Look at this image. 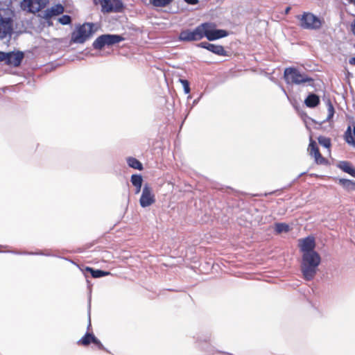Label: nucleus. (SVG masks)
Returning <instances> with one entry per match:
<instances>
[{
  "label": "nucleus",
  "mask_w": 355,
  "mask_h": 355,
  "mask_svg": "<svg viewBox=\"0 0 355 355\" xmlns=\"http://www.w3.org/2000/svg\"><path fill=\"white\" fill-rule=\"evenodd\" d=\"M11 0L8 4L5 3L6 7L0 6V40L8 37V41L14 34V17L15 10L11 5ZM0 6L1 2L0 1Z\"/></svg>",
  "instance_id": "obj_1"
},
{
  "label": "nucleus",
  "mask_w": 355,
  "mask_h": 355,
  "mask_svg": "<svg viewBox=\"0 0 355 355\" xmlns=\"http://www.w3.org/2000/svg\"><path fill=\"white\" fill-rule=\"evenodd\" d=\"M320 263L321 257L317 252L302 254L300 270L303 278L306 281L312 280L317 274Z\"/></svg>",
  "instance_id": "obj_2"
},
{
  "label": "nucleus",
  "mask_w": 355,
  "mask_h": 355,
  "mask_svg": "<svg viewBox=\"0 0 355 355\" xmlns=\"http://www.w3.org/2000/svg\"><path fill=\"white\" fill-rule=\"evenodd\" d=\"M95 25L93 22H85L83 24H77L71 33L69 43L84 44L90 39L96 32Z\"/></svg>",
  "instance_id": "obj_3"
},
{
  "label": "nucleus",
  "mask_w": 355,
  "mask_h": 355,
  "mask_svg": "<svg viewBox=\"0 0 355 355\" xmlns=\"http://www.w3.org/2000/svg\"><path fill=\"white\" fill-rule=\"evenodd\" d=\"M284 78L287 84L302 85L308 83L310 86H313L314 80L304 73H301L297 69L294 67L286 68L284 72Z\"/></svg>",
  "instance_id": "obj_4"
},
{
  "label": "nucleus",
  "mask_w": 355,
  "mask_h": 355,
  "mask_svg": "<svg viewBox=\"0 0 355 355\" xmlns=\"http://www.w3.org/2000/svg\"><path fill=\"white\" fill-rule=\"evenodd\" d=\"M205 38V24L203 22L193 29L187 28L180 31L178 40L183 42H198Z\"/></svg>",
  "instance_id": "obj_5"
},
{
  "label": "nucleus",
  "mask_w": 355,
  "mask_h": 355,
  "mask_svg": "<svg viewBox=\"0 0 355 355\" xmlns=\"http://www.w3.org/2000/svg\"><path fill=\"white\" fill-rule=\"evenodd\" d=\"M125 40V37L119 34L105 33L99 35L92 43L96 50H102L105 46H112Z\"/></svg>",
  "instance_id": "obj_6"
},
{
  "label": "nucleus",
  "mask_w": 355,
  "mask_h": 355,
  "mask_svg": "<svg viewBox=\"0 0 355 355\" xmlns=\"http://www.w3.org/2000/svg\"><path fill=\"white\" fill-rule=\"evenodd\" d=\"M205 34L207 42H214L230 35V31L225 29L218 28L214 22L205 21Z\"/></svg>",
  "instance_id": "obj_7"
},
{
  "label": "nucleus",
  "mask_w": 355,
  "mask_h": 355,
  "mask_svg": "<svg viewBox=\"0 0 355 355\" xmlns=\"http://www.w3.org/2000/svg\"><path fill=\"white\" fill-rule=\"evenodd\" d=\"M95 5L101 3L103 13L121 12L125 8L122 0H93Z\"/></svg>",
  "instance_id": "obj_8"
},
{
  "label": "nucleus",
  "mask_w": 355,
  "mask_h": 355,
  "mask_svg": "<svg viewBox=\"0 0 355 355\" xmlns=\"http://www.w3.org/2000/svg\"><path fill=\"white\" fill-rule=\"evenodd\" d=\"M211 337V333L206 332L198 335L196 338L198 348L207 355H214L216 352L218 353L219 351L209 343Z\"/></svg>",
  "instance_id": "obj_9"
},
{
  "label": "nucleus",
  "mask_w": 355,
  "mask_h": 355,
  "mask_svg": "<svg viewBox=\"0 0 355 355\" xmlns=\"http://www.w3.org/2000/svg\"><path fill=\"white\" fill-rule=\"evenodd\" d=\"M300 26L307 30H318L322 26L320 19L311 12H304L300 18Z\"/></svg>",
  "instance_id": "obj_10"
},
{
  "label": "nucleus",
  "mask_w": 355,
  "mask_h": 355,
  "mask_svg": "<svg viewBox=\"0 0 355 355\" xmlns=\"http://www.w3.org/2000/svg\"><path fill=\"white\" fill-rule=\"evenodd\" d=\"M49 3V0H22L20 6L23 10L35 13L42 10Z\"/></svg>",
  "instance_id": "obj_11"
},
{
  "label": "nucleus",
  "mask_w": 355,
  "mask_h": 355,
  "mask_svg": "<svg viewBox=\"0 0 355 355\" xmlns=\"http://www.w3.org/2000/svg\"><path fill=\"white\" fill-rule=\"evenodd\" d=\"M156 201L155 195L152 187L146 183L143 186L141 195L139 198V205L142 208H146L151 206Z\"/></svg>",
  "instance_id": "obj_12"
},
{
  "label": "nucleus",
  "mask_w": 355,
  "mask_h": 355,
  "mask_svg": "<svg viewBox=\"0 0 355 355\" xmlns=\"http://www.w3.org/2000/svg\"><path fill=\"white\" fill-rule=\"evenodd\" d=\"M197 48L204 49L219 56H228L227 51L220 44H212L207 41L200 42L196 44Z\"/></svg>",
  "instance_id": "obj_13"
},
{
  "label": "nucleus",
  "mask_w": 355,
  "mask_h": 355,
  "mask_svg": "<svg viewBox=\"0 0 355 355\" xmlns=\"http://www.w3.org/2000/svg\"><path fill=\"white\" fill-rule=\"evenodd\" d=\"M299 247L302 254L316 252L315 250V241L313 236H307L300 240Z\"/></svg>",
  "instance_id": "obj_14"
},
{
  "label": "nucleus",
  "mask_w": 355,
  "mask_h": 355,
  "mask_svg": "<svg viewBox=\"0 0 355 355\" xmlns=\"http://www.w3.org/2000/svg\"><path fill=\"white\" fill-rule=\"evenodd\" d=\"M9 58L8 59V65L15 67H19L22 63L24 58V53L19 50L8 51Z\"/></svg>",
  "instance_id": "obj_15"
},
{
  "label": "nucleus",
  "mask_w": 355,
  "mask_h": 355,
  "mask_svg": "<svg viewBox=\"0 0 355 355\" xmlns=\"http://www.w3.org/2000/svg\"><path fill=\"white\" fill-rule=\"evenodd\" d=\"M308 150L310 155L314 157L318 164H324L327 162L326 159L320 154L316 142L312 139L310 140Z\"/></svg>",
  "instance_id": "obj_16"
},
{
  "label": "nucleus",
  "mask_w": 355,
  "mask_h": 355,
  "mask_svg": "<svg viewBox=\"0 0 355 355\" xmlns=\"http://www.w3.org/2000/svg\"><path fill=\"white\" fill-rule=\"evenodd\" d=\"M64 10V6L60 3H58L51 8L44 10L43 13H44L45 17L49 19L62 14Z\"/></svg>",
  "instance_id": "obj_17"
},
{
  "label": "nucleus",
  "mask_w": 355,
  "mask_h": 355,
  "mask_svg": "<svg viewBox=\"0 0 355 355\" xmlns=\"http://www.w3.org/2000/svg\"><path fill=\"white\" fill-rule=\"evenodd\" d=\"M337 167L355 178V168H354L352 164L347 161H340L338 163Z\"/></svg>",
  "instance_id": "obj_18"
},
{
  "label": "nucleus",
  "mask_w": 355,
  "mask_h": 355,
  "mask_svg": "<svg viewBox=\"0 0 355 355\" xmlns=\"http://www.w3.org/2000/svg\"><path fill=\"white\" fill-rule=\"evenodd\" d=\"M320 97L313 93H310L304 100L305 105L310 108H314L320 104Z\"/></svg>",
  "instance_id": "obj_19"
},
{
  "label": "nucleus",
  "mask_w": 355,
  "mask_h": 355,
  "mask_svg": "<svg viewBox=\"0 0 355 355\" xmlns=\"http://www.w3.org/2000/svg\"><path fill=\"white\" fill-rule=\"evenodd\" d=\"M126 162L128 166L131 168L138 171L144 170L143 164L139 159L134 157H128L126 158Z\"/></svg>",
  "instance_id": "obj_20"
},
{
  "label": "nucleus",
  "mask_w": 355,
  "mask_h": 355,
  "mask_svg": "<svg viewBox=\"0 0 355 355\" xmlns=\"http://www.w3.org/2000/svg\"><path fill=\"white\" fill-rule=\"evenodd\" d=\"M94 336L93 332L86 331L85 335L77 341V344L85 347L88 346L92 343Z\"/></svg>",
  "instance_id": "obj_21"
},
{
  "label": "nucleus",
  "mask_w": 355,
  "mask_h": 355,
  "mask_svg": "<svg viewBox=\"0 0 355 355\" xmlns=\"http://www.w3.org/2000/svg\"><path fill=\"white\" fill-rule=\"evenodd\" d=\"M7 252H10L15 254H24V255H42V256H46V257H51L54 256V254H52L49 252H44L42 250H38L37 252H19V251H8Z\"/></svg>",
  "instance_id": "obj_22"
},
{
  "label": "nucleus",
  "mask_w": 355,
  "mask_h": 355,
  "mask_svg": "<svg viewBox=\"0 0 355 355\" xmlns=\"http://www.w3.org/2000/svg\"><path fill=\"white\" fill-rule=\"evenodd\" d=\"M110 275H111V272L110 271L103 270L101 269H96V268H93V269L91 271L90 276L92 278L97 279V278H101L103 277H106Z\"/></svg>",
  "instance_id": "obj_23"
},
{
  "label": "nucleus",
  "mask_w": 355,
  "mask_h": 355,
  "mask_svg": "<svg viewBox=\"0 0 355 355\" xmlns=\"http://www.w3.org/2000/svg\"><path fill=\"white\" fill-rule=\"evenodd\" d=\"M275 231L278 234L283 232L287 233L290 231V227L285 223H275Z\"/></svg>",
  "instance_id": "obj_24"
},
{
  "label": "nucleus",
  "mask_w": 355,
  "mask_h": 355,
  "mask_svg": "<svg viewBox=\"0 0 355 355\" xmlns=\"http://www.w3.org/2000/svg\"><path fill=\"white\" fill-rule=\"evenodd\" d=\"M339 183L342 185L345 189L354 191L355 190V181L341 178L339 180Z\"/></svg>",
  "instance_id": "obj_25"
},
{
  "label": "nucleus",
  "mask_w": 355,
  "mask_h": 355,
  "mask_svg": "<svg viewBox=\"0 0 355 355\" xmlns=\"http://www.w3.org/2000/svg\"><path fill=\"white\" fill-rule=\"evenodd\" d=\"M65 260L69 261L72 263L76 265L78 268L81 270L83 274L84 275L85 277L87 279L89 277V275H90L91 271L93 269L92 267L85 266V265H78L74 261H71L68 259L64 258Z\"/></svg>",
  "instance_id": "obj_26"
},
{
  "label": "nucleus",
  "mask_w": 355,
  "mask_h": 355,
  "mask_svg": "<svg viewBox=\"0 0 355 355\" xmlns=\"http://www.w3.org/2000/svg\"><path fill=\"white\" fill-rule=\"evenodd\" d=\"M254 211L256 214V216L254 218H250L248 216L250 214V212H248V216L245 214V222H249L252 225H256L257 224H259L261 217L259 216V212L257 209H251L250 211Z\"/></svg>",
  "instance_id": "obj_27"
},
{
  "label": "nucleus",
  "mask_w": 355,
  "mask_h": 355,
  "mask_svg": "<svg viewBox=\"0 0 355 355\" xmlns=\"http://www.w3.org/2000/svg\"><path fill=\"white\" fill-rule=\"evenodd\" d=\"M143 182L144 179L141 174L135 173L130 177V182L133 186L143 185Z\"/></svg>",
  "instance_id": "obj_28"
},
{
  "label": "nucleus",
  "mask_w": 355,
  "mask_h": 355,
  "mask_svg": "<svg viewBox=\"0 0 355 355\" xmlns=\"http://www.w3.org/2000/svg\"><path fill=\"white\" fill-rule=\"evenodd\" d=\"M345 139L347 144L353 146L355 148V140L352 135V129L350 126H348L346 132H345Z\"/></svg>",
  "instance_id": "obj_29"
},
{
  "label": "nucleus",
  "mask_w": 355,
  "mask_h": 355,
  "mask_svg": "<svg viewBox=\"0 0 355 355\" xmlns=\"http://www.w3.org/2000/svg\"><path fill=\"white\" fill-rule=\"evenodd\" d=\"M173 0H151V4L155 7L164 8L169 6Z\"/></svg>",
  "instance_id": "obj_30"
},
{
  "label": "nucleus",
  "mask_w": 355,
  "mask_h": 355,
  "mask_svg": "<svg viewBox=\"0 0 355 355\" xmlns=\"http://www.w3.org/2000/svg\"><path fill=\"white\" fill-rule=\"evenodd\" d=\"M179 82L181 83L184 92L185 94H189L191 92L190 83L188 80L184 78H179Z\"/></svg>",
  "instance_id": "obj_31"
},
{
  "label": "nucleus",
  "mask_w": 355,
  "mask_h": 355,
  "mask_svg": "<svg viewBox=\"0 0 355 355\" xmlns=\"http://www.w3.org/2000/svg\"><path fill=\"white\" fill-rule=\"evenodd\" d=\"M327 105L328 115L327 116L326 121H329L334 116L335 111H334V105L331 103L330 100H327Z\"/></svg>",
  "instance_id": "obj_32"
},
{
  "label": "nucleus",
  "mask_w": 355,
  "mask_h": 355,
  "mask_svg": "<svg viewBox=\"0 0 355 355\" xmlns=\"http://www.w3.org/2000/svg\"><path fill=\"white\" fill-rule=\"evenodd\" d=\"M58 22L62 25H70L71 24V17L69 15H62L58 19Z\"/></svg>",
  "instance_id": "obj_33"
},
{
  "label": "nucleus",
  "mask_w": 355,
  "mask_h": 355,
  "mask_svg": "<svg viewBox=\"0 0 355 355\" xmlns=\"http://www.w3.org/2000/svg\"><path fill=\"white\" fill-rule=\"evenodd\" d=\"M92 343L94 344L98 349L105 351L107 353H110V351L104 347L101 341L96 336H94Z\"/></svg>",
  "instance_id": "obj_34"
},
{
  "label": "nucleus",
  "mask_w": 355,
  "mask_h": 355,
  "mask_svg": "<svg viewBox=\"0 0 355 355\" xmlns=\"http://www.w3.org/2000/svg\"><path fill=\"white\" fill-rule=\"evenodd\" d=\"M318 142L324 148H328L331 146V140L329 138L320 136L318 137Z\"/></svg>",
  "instance_id": "obj_35"
},
{
  "label": "nucleus",
  "mask_w": 355,
  "mask_h": 355,
  "mask_svg": "<svg viewBox=\"0 0 355 355\" xmlns=\"http://www.w3.org/2000/svg\"><path fill=\"white\" fill-rule=\"evenodd\" d=\"M202 96H203V93H201L197 98H196V99H194V100L193 101V103H192V104H191V105L190 108L187 110V114H186V116H185V117H184V120L186 119V118L188 116V115H189V114L190 111L193 109V107L194 106H196V105L199 103V101H200V99L202 98Z\"/></svg>",
  "instance_id": "obj_36"
},
{
  "label": "nucleus",
  "mask_w": 355,
  "mask_h": 355,
  "mask_svg": "<svg viewBox=\"0 0 355 355\" xmlns=\"http://www.w3.org/2000/svg\"><path fill=\"white\" fill-rule=\"evenodd\" d=\"M87 315H88V324L87 327V331H89V329L92 327L91 324V295L89 297V302H88V310H87Z\"/></svg>",
  "instance_id": "obj_37"
},
{
  "label": "nucleus",
  "mask_w": 355,
  "mask_h": 355,
  "mask_svg": "<svg viewBox=\"0 0 355 355\" xmlns=\"http://www.w3.org/2000/svg\"><path fill=\"white\" fill-rule=\"evenodd\" d=\"M9 58V53L8 52L0 51V63L4 62L8 65V59Z\"/></svg>",
  "instance_id": "obj_38"
},
{
  "label": "nucleus",
  "mask_w": 355,
  "mask_h": 355,
  "mask_svg": "<svg viewBox=\"0 0 355 355\" xmlns=\"http://www.w3.org/2000/svg\"><path fill=\"white\" fill-rule=\"evenodd\" d=\"M231 273L233 276L242 278L244 275V272L242 270L232 269Z\"/></svg>",
  "instance_id": "obj_39"
},
{
  "label": "nucleus",
  "mask_w": 355,
  "mask_h": 355,
  "mask_svg": "<svg viewBox=\"0 0 355 355\" xmlns=\"http://www.w3.org/2000/svg\"><path fill=\"white\" fill-rule=\"evenodd\" d=\"M38 16H40V17H42L43 19H45L46 23V24H47V26H53V24L52 20H51V18H49V19H48V18H46V17H45V15H44V13H43V14H42V15H40V14H39V15H38Z\"/></svg>",
  "instance_id": "obj_40"
},
{
  "label": "nucleus",
  "mask_w": 355,
  "mask_h": 355,
  "mask_svg": "<svg viewBox=\"0 0 355 355\" xmlns=\"http://www.w3.org/2000/svg\"><path fill=\"white\" fill-rule=\"evenodd\" d=\"M189 5L195 6L199 3V0H184Z\"/></svg>",
  "instance_id": "obj_41"
},
{
  "label": "nucleus",
  "mask_w": 355,
  "mask_h": 355,
  "mask_svg": "<svg viewBox=\"0 0 355 355\" xmlns=\"http://www.w3.org/2000/svg\"><path fill=\"white\" fill-rule=\"evenodd\" d=\"M142 186L143 185H136V186H134L135 187V194H138L139 193L141 192V188L143 189Z\"/></svg>",
  "instance_id": "obj_42"
},
{
  "label": "nucleus",
  "mask_w": 355,
  "mask_h": 355,
  "mask_svg": "<svg viewBox=\"0 0 355 355\" xmlns=\"http://www.w3.org/2000/svg\"><path fill=\"white\" fill-rule=\"evenodd\" d=\"M351 30H352V33L355 35V20L351 25Z\"/></svg>",
  "instance_id": "obj_43"
},
{
  "label": "nucleus",
  "mask_w": 355,
  "mask_h": 355,
  "mask_svg": "<svg viewBox=\"0 0 355 355\" xmlns=\"http://www.w3.org/2000/svg\"><path fill=\"white\" fill-rule=\"evenodd\" d=\"M86 280H87V288L89 289V293H91V290H92L91 287H92V284H91V282L89 280H88V278L86 279Z\"/></svg>",
  "instance_id": "obj_44"
},
{
  "label": "nucleus",
  "mask_w": 355,
  "mask_h": 355,
  "mask_svg": "<svg viewBox=\"0 0 355 355\" xmlns=\"http://www.w3.org/2000/svg\"><path fill=\"white\" fill-rule=\"evenodd\" d=\"M349 62L350 64H355V57L350 58Z\"/></svg>",
  "instance_id": "obj_45"
},
{
  "label": "nucleus",
  "mask_w": 355,
  "mask_h": 355,
  "mask_svg": "<svg viewBox=\"0 0 355 355\" xmlns=\"http://www.w3.org/2000/svg\"><path fill=\"white\" fill-rule=\"evenodd\" d=\"M306 173V172H303V173H301L296 178V180H297L298 178H300V177H302V175H305Z\"/></svg>",
  "instance_id": "obj_46"
},
{
  "label": "nucleus",
  "mask_w": 355,
  "mask_h": 355,
  "mask_svg": "<svg viewBox=\"0 0 355 355\" xmlns=\"http://www.w3.org/2000/svg\"><path fill=\"white\" fill-rule=\"evenodd\" d=\"M290 10H291V8L290 7H287L286 8V10H285V13L288 14Z\"/></svg>",
  "instance_id": "obj_47"
},
{
  "label": "nucleus",
  "mask_w": 355,
  "mask_h": 355,
  "mask_svg": "<svg viewBox=\"0 0 355 355\" xmlns=\"http://www.w3.org/2000/svg\"><path fill=\"white\" fill-rule=\"evenodd\" d=\"M349 3H352L355 6V0H347Z\"/></svg>",
  "instance_id": "obj_48"
},
{
  "label": "nucleus",
  "mask_w": 355,
  "mask_h": 355,
  "mask_svg": "<svg viewBox=\"0 0 355 355\" xmlns=\"http://www.w3.org/2000/svg\"><path fill=\"white\" fill-rule=\"evenodd\" d=\"M191 98H192V96L191 95H189L187 96V100H190V99H191Z\"/></svg>",
  "instance_id": "obj_49"
},
{
  "label": "nucleus",
  "mask_w": 355,
  "mask_h": 355,
  "mask_svg": "<svg viewBox=\"0 0 355 355\" xmlns=\"http://www.w3.org/2000/svg\"><path fill=\"white\" fill-rule=\"evenodd\" d=\"M166 290H167V291H175V289H172V288H168V289H166Z\"/></svg>",
  "instance_id": "obj_50"
},
{
  "label": "nucleus",
  "mask_w": 355,
  "mask_h": 355,
  "mask_svg": "<svg viewBox=\"0 0 355 355\" xmlns=\"http://www.w3.org/2000/svg\"><path fill=\"white\" fill-rule=\"evenodd\" d=\"M353 133H354V137H355V125L354 126Z\"/></svg>",
  "instance_id": "obj_51"
},
{
  "label": "nucleus",
  "mask_w": 355,
  "mask_h": 355,
  "mask_svg": "<svg viewBox=\"0 0 355 355\" xmlns=\"http://www.w3.org/2000/svg\"><path fill=\"white\" fill-rule=\"evenodd\" d=\"M142 1H146V0H141ZM150 3L151 4V0H150Z\"/></svg>",
  "instance_id": "obj_52"
}]
</instances>
